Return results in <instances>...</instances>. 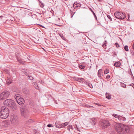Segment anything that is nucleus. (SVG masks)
I'll list each match as a JSON object with an SVG mask.
<instances>
[{
    "mask_svg": "<svg viewBox=\"0 0 134 134\" xmlns=\"http://www.w3.org/2000/svg\"><path fill=\"white\" fill-rule=\"evenodd\" d=\"M114 16L117 19L122 20L126 17V15L124 13L120 12H116L114 13Z\"/></svg>",
    "mask_w": 134,
    "mask_h": 134,
    "instance_id": "obj_4",
    "label": "nucleus"
},
{
    "mask_svg": "<svg viewBox=\"0 0 134 134\" xmlns=\"http://www.w3.org/2000/svg\"><path fill=\"white\" fill-rule=\"evenodd\" d=\"M70 11L71 12V15H72V16H71V18H72V17L74 15V14L75 13V12L74 13H73L71 10H70Z\"/></svg>",
    "mask_w": 134,
    "mask_h": 134,
    "instance_id": "obj_35",
    "label": "nucleus"
},
{
    "mask_svg": "<svg viewBox=\"0 0 134 134\" xmlns=\"http://www.w3.org/2000/svg\"><path fill=\"white\" fill-rule=\"evenodd\" d=\"M6 82H7V83L9 85L10 84V83H12V81H10V80L9 81H8L7 80V81H6Z\"/></svg>",
    "mask_w": 134,
    "mask_h": 134,
    "instance_id": "obj_39",
    "label": "nucleus"
},
{
    "mask_svg": "<svg viewBox=\"0 0 134 134\" xmlns=\"http://www.w3.org/2000/svg\"><path fill=\"white\" fill-rule=\"evenodd\" d=\"M60 36L62 38V39H63V38L64 37H63V35H60Z\"/></svg>",
    "mask_w": 134,
    "mask_h": 134,
    "instance_id": "obj_50",
    "label": "nucleus"
},
{
    "mask_svg": "<svg viewBox=\"0 0 134 134\" xmlns=\"http://www.w3.org/2000/svg\"><path fill=\"white\" fill-rule=\"evenodd\" d=\"M70 127L69 126L67 127V129L68 130H69V132H70Z\"/></svg>",
    "mask_w": 134,
    "mask_h": 134,
    "instance_id": "obj_43",
    "label": "nucleus"
},
{
    "mask_svg": "<svg viewBox=\"0 0 134 134\" xmlns=\"http://www.w3.org/2000/svg\"><path fill=\"white\" fill-rule=\"evenodd\" d=\"M32 84H33L35 88L36 89H38V87L37 84L35 82H34L33 83H32Z\"/></svg>",
    "mask_w": 134,
    "mask_h": 134,
    "instance_id": "obj_20",
    "label": "nucleus"
},
{
    "mask_svg": "<svg viewBox=\"0 0 134 134\" xmlns=\"http://www.w3.org/2000/svg\"><path fill=\"white\" fill-rule=\"evenodd\" d=\"M113 56L114 57H115V55H116V52H113Z\"/></svg>",
    "mask_w": 134,
    "mask_h": 134,
    "instance_id": "obj_34",
    "label": "nucleus"
},
{
    "mask_svg": "<svg viewBox=\"0 0 134 134\" xmlns=\"http://www.w3.org/2000/svg\"><path fill=\"white\" fill-rule=\"evenodd\" d=\"M25 74L26 75V76H27L28 79H29L31 80H32L34 79V78L33 77H32V76L30 75V74H28V73H25Z\"/></svg>",
    "mask_w": 134,
    "mask_h": 134,
    "instance_id": "obj_17",
    "label": "nucleus"
},
{
    "mask_svg": "<svg viewBox=\"0 0 134 134\" xmlns=\"http://www.w3.org/2000/svg\"><path fill=\"white\" fill-rule=\"evenodd\" d=\"M121 65L120 62H116L114 64V66L116 67H119Z\"/></svg>",
    "mask_w": 134,
    "mask_h": 134,
    "instance_id": "obj_16",
    "label": "nucleus"
},
{
    "mask_svg": "<svg viewBox=\"0 0 134 134\" xmlns=\"http://www.w3.org/2000/svg\"><path fill=\"white\" fill-rule=\"evenodd\" d=\"M124 49L126 51H129L128 46L127 45L125 46L124 47Z\"/></svg>",
    "mask_w": 134,
    "mask_h": 134,
    "instance_id": "obj_29",
    "label": "nucleus"
},
{
    "mask_svg": "<svg viewBox=\"0 0 134 134\" xmlns=\"http://www.w3.org/2000/svg\"><path fill=\"white\" fill-rule=\"evenodd\" d=\"M103 73L102 70V69H100L98 71V76L99 78L101 79V75H102Z\"/></svg>",
    "mask_w": 134,
    "mask_h": 134,
    "instance_id": "obj_13",
    "label": "nucleus"
},
{
    "mask_svg": "<svg viewBox=\"0 0 134 134\" xmlns=\"http://www.w3.org/2000/svg\"><path fill=\"white\" fill-rule=\"evenodd\" d=\"M3 17V16H0V18H1V19H2V18Z\"/></svg>",
    "mask_w": 134,
    "mask_h": 134,
    "instance_id": "obj_51",
    "label": "nucleus"
},
{
    "mask_svg": "<svg viewBox=\"0 0 134 134\" xmlns=\"http://www.w3.org/2000/svg\"><path fill=\"white\" fill-rule=\"evenodd\" d=\"M20 112L22 116L26 119L29 117V111L28 109L25 107H23L20 109Z\"/></svg>",
    "mask_w": 134,
    "mask_h": 134,
    "instance_id": "obj_6",
    "label": "nucleus"
},
{
    "mask_svg": "<svg viewBox=\"0 0 134 134\" xmlns=\"http://www.w3.org/2000/svg\"><path fill=\"white\" fill-rule=\"evenodd\" d=\"M130 52L132 54H134V52L132 51V50Z\"/></svg>",
    "mask_w": 134,
    "mask_h": 134,
    "instance_id": "obj_46",
    "label": "nucleus"
},
{
    "mask_svg": "<svg viewBox=\"0 0 134 134\" xmlns=\"http://www.w3.org/2000/svg\"><path fill=\"white\" fill-rule=\"evenodd\" d=\"M99 2H100L102 0H97Z\"/></svg>",
    "mask_w": 134,
    "mask_h": 134,
    "instance_id": "obj_54",
    "label": "nucleus"
},
{
    "mask_svg": "<svg viewBox=\"0 0 134 134\" xmlns=\"http://www.w3.org/2000/svg\"><path fill=\"white\" fill-rule=\"evenodd\" d=\"M47 127H53L54 126L53 125H52L51 124H49L47 125Z\"/></svg>",
    "mask_w": 134,
    "mask_h": 134,
    "instance_id": "obj_33",
    "label": "nucleus"
},
{
    "mask_svg": "<svg viewBox=\"0 0 134 134\" xmlns=\"http://www.w3.org/2000/svg\"><path fill=\"white\" fill-rule=\"evenodd\" d=\"M10 93L7 91H4L0 94V100H4L8 98Z\"/></svg>",
    "mask_w": 134,
    "mask_h": 134,
    "instance_id": "obj_7",
    "label": "nucleus"
},
{
    "mask_svg": "<svg viewBox=\"0 0 134 134\" xmlns=\"http://www.w3.org/2000/svg\"><path fill=\"white\" fill-rule=\"evenodd\" d=\"M90 10L92 12V13H93V15L94 16V18H95V19L97 21H98L97 16H96V14H95V13H94V11H93L92 9H90Z\"/></svg>",
    "mask_w": 134,
    "mask_h": 134,
    "instance_id": "obj_22",
    "label": "nucleus"
},
{
    "mask_svg": "<svg viewBox=\"0 0 134 134\" xmlns=\"http://www.w3.org/2000/svg\"><path fill=\"white\" fill-rule=\"evenodd\" d=\"M133 44H134V42H133Z\"/></svg>",
    "mask_w": 134,
    "mask_h": 134,
    "instance_id": "obj_57",
    "label": "nucleus"
},
{
    "mask_svg": "<svg viewBox=\"0 0 134 134\" xmlns=\"http://www.w3.org/2000/svg\"><path fill=\"white\" fill-rule=\"evenodd\" d=\"M23 92L25 94H27L29 92V91L26 88H24L23 90Z\"/></svg>",
    "mask_w": 134,
    "mask_h": 134,
    "instance_id": "obj_23",
    "label": "nucleus"
},
{
    "mask_svg": "<svg viewBox=\"0 0 134 134\" xmlns=\"http://www.w3.org/2000/svg\"><path fill=\"white\" fill-rule=\"evenodd\" d=\"M114 129L119 133L125 134L128 133L130 131L129 127L120 123H116L114 125Z\"/></svg>",
    "mask_w": 134,
    "mask_h": 134,
    "instance_id": "obj_1",
    "label": "nucleus"
},
{
    "mask_svg": "<svg viewBox=\"0 0 134 134\" xmlns=\"http://www.w3.org/2000/svg\"><path fill=\"white\" fill-rule=\"evenodd\" d=\"M102 128L105 129L108 127L110 125V122L108 120H104L102 121Z\"/></svg>",
    "mask_w": 134,
    "mask_h": 134,
    "instance_id": "obj_9",
    "label": "nucleus"
},
{
    "mask_svg": "<svg viewBox=\"0 0 134 134\" xmlns=\"http://www.w3.org/2000/svg\"><path fill=\"white\" fill-rule=\"evenodd\" d=\"M3 103L4 105L10 107L14 110L16 109V105L15 102L11 99H6L4 101Z\"/></svg>",
    "mask_w": 134,
    "mask_h": 134,
    "instance_id": "obj_3",
    "label": "nucleus"
},
{
    "mask_svg": "<svg viewBox=\"0 0 134 134\" xmlns=\"http://www.w3.org/2000/svg\"><path fill=\"white\" fill-rule=\"evenodd\" d=\"M39 1V4L40 5V6L42 8H43L44 7V4L41 1Z\"/></svg>",
    "mask_w": 134,
    "mask_h": 134,
    "instance_id": "obj_25",
    "label": "nucleus"
},
{
    "mask_svg": "<svg viewBox=\"0 0 134 134\" xmlns=\"http://www.w3.org/2000/svg\"><path fill=\"white\" fill-rule=\"evenodd\" d=\"M75 79L76 81L80 82H83L84 81V79L82 78L75 77Z\"/></svg>",
    "mask_w": 134,
    "mask_h": 134,
    "instance_id": "obj_12",
    "label": "nucleus"
},
{
    "mask_svg": "<svg viewBox=\"0 0 134 134\" xmlns=\"http://www.w3.org/2000/svg\"><path fill=\"white\" fill-rule=\"evenodd\" d=\"M115 45L117 48H118L120 47V45L118 44V43L116 42L115 43Z\"/></svg>",
    "mask_w": 134,
    "mask_h": 134,
    "instance_id": "obj_36",
    "label": "nucleus"
},
{
    "mask_svg": "<svg viewBox=\"0 0 134 134\" xmlns=\"http://www.w3.org/2000/svg\"><path fill=\"white\" fill-rule=\"evenodd\" d=\"M128 1H130V0H127Z\"/></svg>",
    "mask_w": 134,
    "mask_h": 134,
    "instance_id": "obj_56",
    "label": "nucleus"
},
{
    "mask_svg": "<svg viewBox=\"0 0 134 134\" xmlns=\"http://www.w3.org/2000/svg\"><path fill=\"white\" fill-rule=\"evenodd\" d=\"M106 45L105 44H103L102 45V46L103 47H104V48H105V47L106 46Z\"/></svg>",
    "mask_w": 134,
    "mask_h": 134,
    "instance_id": "obj_45",
    "label": "nucleus"
},
{
    "mask_svg": "<svg viewBox=\"0 0 134 134\" xmlns=\"http://www.w3.org/2000/svg\"><path fill=\"white\" fill-rule=\"evenodd\" d=\"M35 134H40L38 132H36Z\"/></svg>",
    "mask_w": 134,
    "mask_h": 134,
    "instance_id": "obj_48",
    "label": "nucleus"
},
{
    "mask_svg": "<svg viewBox=\"0 0 134 134\" xmlns=\"http://www.w3.org/2000/svg\"><path fill=\"white\" fill-rule=\"evenodd\" d=\"M19 54V53H18L16 55V58H17L18 61L20 63L22 64H24V62L22 61L20 58L18 56V55Z\"/></svg>",
    "mask_w": 134,
    "mask_h": 134,
    "instance_id": "obj_11",
    "label": "nucleus"
},
{
    "mask_svg": "<svg viewBox=\"0 0 134 134\" xmlns=\"http://www.w3.org/2000/svg\"><path fill=\"white\" fill-rule=\"evenodd\" d=\"M9 110L7 108L5 107H2L1 108L0 111V117L3 119L8 118L9 115Z\"/></svg>",
    "mask_w": 134,
    "mask_h": 134,
    "instance_id": "obj_2",
    "label": "nucleus"
},
{
    "mask_svg": "<svg viewBox=\"0 0 134 134\" xmlns=\"http://www.w3.org/2000/svg\"><path fill=\"white\" fill-rule=\"evenodd\" d=\"M10 121L12 124L14 125L17 124L18 123L19 121L17 116L14 114L12 115L10 117Z\"/></svg>",
    "mask_w": 134,
    "mask_h": 134,
    "instance_id": "obj_8",
    "label": "nucleus"
},
{
    "mask_svg": "<svg viewBox=\"0 0 134 134\" xmlns=\"http://www.w3.org/2000/svg\"><path fill=\"white\" fill-rule=\"evenodd\" d=\"M81 6V4L77 2H75L73 6L74 8L80 7Z\"/></svg>",
    "mask_w": 134,
    "mask_h": 134,
    "instance_id": "obj_15",
    "label": "nucleus"
},
{
    "mask_svg": "<svg viewBox=\"0 0 134 134\" xmlns=\"http://www.w3.org/2000/svg\"><path fill=\"white\" fill-rule=\"evenodd\" d=\"M79 68L81 69H83L85 68V66L84 65H79Z\"/></svg>",
    "mask_w": 134,
    "mask_h": 134,
    "instance_id": "obj_31",
    "label": "nucleus"
},
{
    "mask_svg": "<svg viewBox=\"0 0 134 134\" xmlns=\"http://www.w3.org/2000/svg\"><path fill=\"white\" fill-rule=\"evenodd\" d=\"M113 116H114V117L116 118H118V119L119 118V117L120 116V115H118L117 114H114L113 115Z\"/></svg>",
    "mask_w": 134,
    "mask_h": 134,
    "instance_id": "obj_26",
    "label": "nucleus"
},
{
    "mask_svg": "<svg viewBox=\"0 0 134 134\" xmlns=\"http://www.w3.org/2000/svg\"><path fill=\"white\" fill-rule=\"evenodd\" d=\"M106 44H107V41H104V43L103 44L106 45Z\"/></svg>",
    "mask_w": 134,
    "mask_h": 134,
    "instance_id": "obj_44",
    "label": "nucleus"
},
{
    "mask_svg": "<svg viewBox=\"0 0 134 134\" xmlns=\"http://www.w3.org/2000/svg\"><path fill=\"white\" fill-rule=\"evenodd\" d=\"M74 127L75 129H76L77 130L80 132V130L79 129V128L77 126V125H75L74 126Z\"/></svg>",
    "mask_w": 134,
    "mask_h": 134,
    "instance_id": "obj_32",
    "label": "nucleus"
},
{
    "mask_svg": "<svg viewBox=\"0 0 134 134\" xmlns=\"http://www.w3.org/2000/svg\"><path fill=\"white\" fill-rule=\"evenodd\" d=\"M39 25L40 26L42 27V28H44V26H42V25Z\"/></svg>",
    "mask_w": 134,
    "mask_h": 134,
    "instance_id": "obj_47",
    "label": "nucleus"
},
{
    "mask_svg": "<svg viewBox=\"0 0 134 134\" xmlns=\"http://www.w3.org/2000/svg\"><path fill=\"white\" fill-rule=\"evenodd\" d=\"M85 106L86 107V108H93L92 106L91 105H89L88 104H86L85 105Z\"/></svg>",
    "mask_w": 134,
    "mask_h": 134,
    "instance_id": "obj_28",
    "label": "nucleus"
},
{
    "mask_svg": "<svg viewBox=\"0 0 134 134\" xmlns=\"http://www.w3.org/2000/svg\"><path fill=\"white\" fill-rule=\"evenodd\" d=\"M86 84L89 87L91 88H92L93 86L91 83H90V82L87 81L86 82Z\"/></svg>",
    "mask_w": 134,
    "mask_h": 134,
    "instance_id": "obj_18",
    "label": "nucleus"
},
{
    "mask_svg": "<svg viewBox=\"0 0 134 134\" xmlns=\"http://www.w3.org/2000/svg\"><path fill=\"white\" fill-rule=\"evenodd\" d=\"M55 127L58 128H62V124H60V123L59 121H56L55 122Z\"/></svg>",
    "mask_w": 134,
    "mask_h": 134,
    "instance_id": "obj_10",
    "label": "nucleus"
},
{
    "mask_svg": "<svg viewBox=\"0 0 134 134\" xmlns=\"http://www.w3.org/2000/svg\"><path fill=\"white\" fill-rule=\"evenodd\" d=\"M120 85H121V86L123 87H124V88H126V85L125 84H124L123 83H121V84H120Z\"/></svg>",
    "mask_w": 134,
    "mask_h": 134,
    "instance_id": "obj_27",
    "label": "nucleus"
},
{
    "mask_svg": "<svg viewBox=\"0 0 134 134\" xmlns=\"http://www.w3.org/2000/svg\"><path fill=\"white\" fill-rule=\"evenodd\" d=\"M129 74H130V75L131 76L132 75V71H131V69H130V72H129Z\"/></svg>",
    "mask_w": 134,
    "mask_h": 134,
    "instance_id": "obj_40",
    "label": "nucleus"
},
{
    "mask_svg": "<svg viewBox=\"0 0 134 134\" xmlns=\"http://www.w3.org/2000/svg\"><path fill=\"white\" fill-rule=\"evenodd\" d=\"M130 85L132 87H133V88H134V84L133 83L131 84L130 85Z\"/></svg>",
    "mask_w": 134,
    "mask_h": 134,
    "instance_id": "obj_41",
    "label": "nucleus"
},
{
    "mask_svg": "<svg viewBox=\"0 0 134 134\" xmlns=\"http://www.w3.org/2000/svg\"><path fill=\"white\" fill-rule=\"evenodd\" d=\"M107 17L108 19H110L111 20H112V18H111L110 16L109 15H108Z\"/></svg>",
    "mask_w": 134,
    "mask_h": 134,
    "instance_id": "obj_38",
    "label": "nucleus"
},
{
    "mask_svg": "<svg viewBox=\"0 0 134 134\" xmlns=\"http://www.w3.org/2000/svg\"><path fill=\"white\" fill-rule=\"evenodd\" d=\"M118 119L120 122H123L126 120V118L124 117L120 116L119 117Z\"/></svg>",
    "mask_w": 134,
    "mask_h": 134,
    "instance_id": "obj_14",
    "label": "nucleus"
},
{
    "mask_svg": "<svg viewBox=\"0 0 134 134\" xmlns=\"http://www.w3.org/2000/svg\"><path fill=\"white\" fill-rule=\"evenodd\" d=\"M105 95L106 98H108V99H111V97L109 93H106Z\"/></svg>",
    "mask_w": 134,
    "mask_h": 134,
    "instance_id": "obj_21",
    "label": "nucleus"
},
{
    "mask_svg": "<svg viewBox=\"0 0 134 134\" xmlns=\"http://www.w3.org/2000/svg\"><path fill=\"white\" fill-rule=\"evenodd\" d=\"M2 130V129L0 128V131Z\"/></svg>",
    "mask_w": 134,
    "mask_h": 134,
    "instance_id": "obj_55",
    "label": "nucleus"
},
{
    "mask_svg": "<svg viewBox=\"0 0 134 134\" xmlns=\"http://www.w3.org/2000/svg\"><path fill=\"white\" fill-rule=\"evenodd\" d=\"M69 127L71 129L73 130V128L72 127V126L71 125H69Z\"/></svg>",
    "mask_w": 134,
    "mask_h": 134,
    "instance_id": "obj_42",
    "label": "nucleus"
},
{
    "mask_svg": "<svg viewBox=\"0 0 134 134\" xmlns=\"http://www.w3.org/2000/svg\"><path fill=\"white\" fill-rule=\"evenodd\" d=\"M132 49L134 50V44H133L132 45Z\"/></svg>",
    "mask_w": 134,
    "mask_h": 134,
    "instance_id": "obj_49",
    "label": "nucleus"
},
{
    "mask_svg": "<svg viewBox=\"0 0 134 134\" xmlns=\"http://www.w3.org/2000/svg\"><path fill=\"white\" fill-rule=\"evenodd\" d=\"M110 77V76L109 75H107L106 76V79H108Z\"/></svg>",
    "mask_w": 134,
    "mask_h": 134,
    "instance_id": "obj_37",
    "label": "nucleus"
},
{
    "mask_svg": "<svg viewBox=\"0 0 134 134\" xmlns=\"http://www.w3.org/2000/svg\"><path fill=\"white\" fill-rule=\"evenodd\" d=\"M18 104L20 105H23L24 103V98H22L20 96V95L18 94H16L14 96Z\"/></svg>",
    "mask_w": 134,
    "mask_h": 134,
    "instance_id": "obj_5",
    "label": "nucleus"
},
{
    "mask_svg": "<svg viewBox=\"0 0 134 134\" xmlns=\"http://www.w3.org/2000/svg\"><path fill=\"white\" fill-rule=\"evenodd\" d=\"M34 121L32 119H29L28 120L26 121V123L27 124H29L33 122Z\"/></svg>",
    "mask_w": 134,
    "mask_h": 134,
    "instance_id": "obj_24",
    "label": "nucleus"
},
{
    "mask_svg": "<svg viewBox=\"0 0 134 134\" xmlns=\"http://www.w3.org/2000/svg\"><path fill=\"white\" fill-rule=\"evenodd\" d=\"M96 104L97 105H98V106H100V104H98V103H96Z\"/></svg>",
    "mask_w": 134,
    "mask_h": 134,
    "instance_id": "obj_52",
    "label": "nucleus"
},
{
    "mask_svg": "<svg viewBox=\"0 0 134 134\" xmlns=\"http://www.w3.org/2000/svg\"><path fill=\"white\" fill-rule=\"evenodd\" d=\"M3 123H4V122H2V123H1V125H3Z\"/></svg>",
    "mask_w": 134,
    "mask_h": 134,
    "instance_id": "obj_53",
    "label": "nucleus"
},
{
    "mask_svg": "<svg viewBox=\"0 0 134 134\" xmlns=\"http://www.w3.org/2000/svg\"><path fill=\"white\" fill-rule=\"evenodd\" d=\"M109 72V70L108 69H106L104 71V74H107Z\"/></svg>",
    "mask_w": 134,
    "mask_h": 134,
    "instance_id": "obj_30",
    "label": "nucleus"
},
{
    "mask_svg": "<svg viewBox=\"0 0 134 134\" xmlns=\"http://www.w3.org/2000/svg\"><path fill=\"white\" fill-rule=\"evenodd\" d=\"M69 123V122H66L62 124V128L68 125Z\"/></svg>",
    "mask_w": 134,
    "mask_h": 134,
    "instance_id": "obj_19",
    "label": "nucleus"
}]
</instances>
